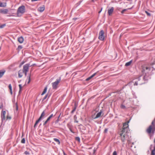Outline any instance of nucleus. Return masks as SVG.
<instances>
[{"mask_svg":"<svg viewBox=\"0 0 155 155\" xmlns=\"http://www.w3.org/2000/svg\"><path fill=\"white\" fill-rule=\"evenodd\" d=\"M76 140L78 141H80V138L79 137H76Z\"/></svg>","mask_w":155,"mask_h":155,"instance_id":"c756f323","label":"nucleus"},{"mask_svg":"<svg viewBox=\"0 0 155 155\" xmlns=\"http://www.w3.org/2000/svg\"><path fill=\"white\" fill-rule=\"evenodd\" d=\"M3 107V105L2 104H1L0 106V109H2Z\"/></svg>","mask_w":155,"mask_h":155,"instance_id":"4c0bfd02","label":"nucleus"},{"mask_svg":"<svg viewBox=\"0 0 155 155\" xmlns=\"http://www.w3.org/2000/svg\"><path fill=\"white\" fill-rule=\"evenodd\" d=\"M124 132H122V133L120 134L121 140L123 142L125 140L126 138L127 137V135H125Z\"/></svg>","mask_w":155,"mask_h":155,"instance_id":"6e6552de","label":"nucleus"},{"mask_svg":"<svg viewBox=\"0 0 155 155\" xmlns=\"http://www.w3.org/2000/svg\"><path fill=\"white\" fill-rule=\"evenodd\" d=\"M8 12V10L7 9H1L0 10V12L4 14H6Z\"/></svg>","mask_w":155,"mask_h":155,"instance_id":"4468645a","label":"nucleus"},{"mask_svg":"<svg viewBox=\"0 0 155 155\" xmlns=\"http://www.w3.org/2000/svg\"><path fill=\"white\" fill-rule=\"evenodd\" d=\"M47 87H46L44 89V90L43 92H42V93L41 94V95H43L45 94L47 91Z\"/></svg>","mask_w":155,"mask_h":155,"instance_id":"aec40b11","label":"nucleus"},{"mask_svg":"<svg viewBox=\"0 0 155 155\" xmlns=\"http://www.w3.org/2000/svg\"><path fill=\"white\" fill-rule=\"evenodd\" d=\"M45 115V111L44 110L43 111V112L42 113L41 116H40V117L41 119H42V118L44 117Z\"/></svg>","mask_w":155,"mask_h":155,"instance_id":"a211bd4d","label":"nucleus"},{"mask_svg":"<svg viewBox=\"0 0 155 155\" xmlns=\"http://www.w3.org/2000/svg\"><path fill=\"white\" fill-rule=\"evenodd\" d=\"M103 115V114L102 113V112L101 111L100 112H98L97 114L96 117H94V116H92V118L93 119H94L99 118V117Z\"/></svg>","mask_w":155,"mask_h":155,"instance_id":"0eeeda50","label":"nucleus"},{"mask_svg":"<svg viewBox=\"0 0 155 155\" xmlns=\"http://www.w3.org/2000/svg\"><path fill=\"white\" fill-rule=\"evenodd\" d=\"M104 131L105 133L107 132V129H105Z\"/></svg>","mask_w":155,"mask_h":155,"instance_id":"58836bf2","label":"nucleus"},{"mask_svg":"<svg viewBox=\"0 0 155 155\" xmlns=\"http://www.w3.org/2000/svg\"><path fill=\"white\" fill-rule=\"evenodd\" d=\"M6 112L5 111H2L1 114V117L2 120H4L5 119V115Z\"/></svg>","mask_w":155,"mask_h":155,"instance_id":"9b49d317","label":"nucleus"},{"mask_svg":"<svg viewBox=\"0 0 155 155\" xmlns=\"http://www.w3.org/2000/svg\"><path fill=\"white\" fill-rule=\"evenodd\" d=\"M24 73L23 71L20 70L18 72V76L20 78H21L23 76V74Z\"/></svg>","mask_w":155,"mask_h":155,"instance_id":"ddd939ff","label":"nucleus"},{"mask_svg":"<svg viewBox=\"0 0 155 155\" xmlns=\"http://www.w3.org/2000/svg\"><path fill=\"white\" fill-rule=\"evenodd\" d=\"M23 63H23V62H22V63H21V64H23Z\"/></svg>","mask_w":155,"mask_h":155,"instance_id":"8fccbe9b","label":"nucleus"},{"mask_svg":"<svg viewBox=\"0 0 155 155\" xmlns=\"http://www.w3.org/2000/svg\"><path fill=\"white\" fill-rule=\"evenodd\" d=\"M101 12V11H99V12L98 13H100Z\"/></svg>","mask_w":155,"mask_h":155,"instance_id":"49530a36","label":"nucleus"},{"mask_svg":"<svg viewBox=\"0 0 155 155\" xmlns=\"http://www.w3.org/2000/svg\"><path fill=\"white\" fill-rule=\"evenodd\" d=\"M102 8H101V11H102Z\"/></svg>","mask_w":155,"mask_h":155,"instance_id":"603ef678","label":"nucleus"},{"mask_svg":"<svg viewBox=\"0 0 155 155\" xmlns=\"http://www.w3.org/2000/svg\"><path fill=\"white\" fill-rule=\"evenodd\" d=\"M47 97V95H46L44 97V99H45Z\"/></svg>","mask_w":155,"mask_h":155,"instance_id":"a19ab883","label":"nucleus"},{"mask_svg":"<svg viewBox=\"0 0 155 155\" xmlns=\"http://www.w3.org/2000/svg\"><path fill=\"white\" fill-rule=\"evenodd\" d=\"M10 92L11 94L12 95V90H11V91H10Z\"/></svg>","mask_w":155,"mask_h":155,"instance_id":"c03bdc74","label":"nucleus"},{"mask_svg":"<svg viewBox=\"0 0 155 155\" xmlns=\"http://www.w3.org/2000/svg\"><path fill=\"white\" fill-rule=\"evenodd\" d=\"M114 10V8L113 7L108 9V13L109 15H111L113 13Z\"/></svg>","mask_w":155,"mask_h":155,"instance_id":"1a4fd4ad","label":"nucleus"},{"mask_svg":"<svg viewBox=\"0 0 155 155\" xmlns=\"http://www.w3.org/2000/svg\"><path fill=\"white\" fill-rule=\"evenodd\" d=\"M8 87H9V88L10 91H11V90H12V85L11 84H10L9 85Z\"/></svg>","mask_w":155,"mask_h":155,"instance_id":"a878e982","label":"nucleus"},{"mask_svg":"<svg viewBox=\"0 0 155 155\" xmlns=\"http://www.w3.org/2000/svg\"><path fill=\"white\" fill-rule=\"evenodd\" d=\"M102 8H101V11H102Z\"/></svg>","mask_w":155,"mask_h":155,"instance_id":"864d4df0","label":"nucleus"},{"mask_svg":"<svg viewBox=\"0 0 155 155\" xmlns=\"http://www.w3.org/2000/svg\"><path fill=\"white\" fill-rule=\"evenodd\" d=\"M53 116V114H51L49 117H48L47 118V120L45 121V122L44 123V124H43V125H45L48 122V121H49L50 119H51V118L52 117V116Z\"/></svg>","mask_w":155,"mask_h":155,"instance_id":"f8f14e48","label":"nucleus"},{"mask_svg":"<svg viewBox=\"0 0 155 155\" xmlns=\"http://www.w3.org/2000/svg\"><path fill=\"white\" fill-rule=\"evenodd\" d=\"M70 129V131H71V132H72V133H74L73 132V131H72V130L70 128V129Z\"/></svg>","mask_w":155,"mask_h":155,"instance_id":"37998d69","label":"nucleus"},{"mask_svg":"<svg viewBox=\"0 0 155 155\" xmlns=\"http://www.w3.org/2000/svg\"><path fill=\"white\" fill-rule=\"evenodd\" d=\"M146 14H147V15L149 16H150L151 14L150 13L147 12L146 11Z\"/></svg>","mask_w":155,"mask_h":155,"instance_id":"7c9ffc66","label":"nucleus"},{"mask_svg":"<svg viewBox=\"0 0 155 155\" xmlns=\"http://www.w3.org/2000/svg\"><path fill=\"white\" fill-rule=\"evenodd\" d=\"M25 12V7L24 6L18 8L17 10V15L18 16H21Z\"/></svg>","mask_w":155,"mask_h":155,"instance_id":"f03ea898","label":"nucleus"},{"mask_svg":"<svg viewBox=\"0 0 155 155\" xmlns=\"http://www.w3.org/2000/svg\"><path fill=\"white\" fill-rule=\"evenodd\" d=\"M5 72V71L4 70H1L0 71V78H1L4 74Z\"/></svg>","mask_w":155,"mask_h":155,"instance_id":"2eb2a0df","label":"nucleus"},{"mask_svg":"<svg viewBox=\"0 0 155 155\" xmlns=\"http://www.w3.org/2000/svg\"><path fill=\"white\" fill-rule=\"evenodd\" d=\"M17 109H18V107H17Z\"/></svg>","mask_w":155,"mask_h":155,"instance_id":"5fc2aeb1","label":"nucleus"},{"mask_svg":"<svg viewBox=\"0 0 155 155\" xmlns=\"http://www.w3.org/2000/svg\"><path fill=\"white\" fill-rule=\"evenodd\" d=\"M5 26V25H2L0 26V28H3Z\"/></svg>","mask_w":155,"mask_h":155,"instance_id":"c9c22d12","label":"nucleus"},{"mask_svg":"<svg viewBox=\"0 0 155 155\" xmlns=\"http://www.w3.org/2000/svg\"><path fill=\"white\" fill-rule=\"evenodd\" d=\"M132 62V61H129V62H127L125 64V66H129L130 65V64H131Z\"/></svg>","mask_w":155,"mask_h":155,"instance_id":"6ab92c4d","label":"nucleus"},{"mask_svg":"<svg viewBox=\"0 0 155 155\" xmlns=\"http://www.w3.org/2000/svg\"><path fill=\"white\" fill-rule=\"evenodd\" d=\"M41 120V119L40 118H39L37 120L35 124V125H34V127H35V126L37 125V124L39 123V121Z\"/></svg>","mask_w":155,"mask_h":155,"instance_id":"4be33fe9","label":"nucleus"},{"mask_svg":"<svg viewBox=\"0 0 155 155\" xmlns=\"http://www.w3.org/2000/svg\"><path fill=\"white\" fill-rule=\"evenodd\" d=\"M64 155H65V153L64 152Z\"/></svg>","mask_w":155,"mask_h":155,"instance_id":"3c124183","label":"nucleus"},{"mask_svg":"<svg viewBox=\"0 0 155 155\" xmlns=\"http://www.w3.org/2000/svg\"><path fill=\"white\" fill-rule=\"evenodd\" d=\"M121 107L122 108H125V106L123 105H122L121 106Z\"/></svg>","mask_w":155,"mask_h":155,"instance_id":"e433bc0d","label":"nucleus"},{"mask_svg":"<svg viewBox=\"0 0 155 155\" xmlns=\"http://www.w3.org/2000/svg\"><path fill=\"white\" fill-rule=\"evenodd\" d=\"M154 121H153L151 124L147 129V132L150 135H153L155 131V125L154 124Z\"/></svg>","mask_w":155,"mask_h":155,"instance_id":"f257e3e1","label":"nucleus"},{"mask_svg":"<svg viewBox=\"0 0 155 155\" xmlns=\"http://www.w3.org/2000/svg\"><path fill=\"white\" fill-rule=\"evenodd\" d=\"M97 74V73H95L94 74H93V75H91L90 77L87 78V79H86V81H89L90 79H91V78H93L94 76Z\"/></svg>","mask_w":155,"mask_h":155,"instance_id":"f3484780","label":"nucleus"},{"mask_svg":"<svg viewBox=\"0 0 155 155\" xmlns=\"http://www.w3.org/2000/svg\"><path fill=\"white\" fill-rule=\"evenodd\" d=\"M130 121L129 120L127 122L125 123L124 124L122 132H127V130L128 129V123Z\"/></svg>","mask_w":155,"mask_h":155,"instance_id":"20e7f679","label":"nucleus"},{"mask_svg":"<svg viewBox=\"0 0 155 155\" xmlns=\"http://www.w3.org/2000/svg\"><path fill=\"white\" fill-rule=\"evenodd\" d=\"M131 8H129L128 9H124V10H123L122 11H121V13H123L124 12L127 11L128 9H130Z\"/></svg>","mask_w":155,"mask_h":155,"instance_id":"bb28decb","label":"nucleus"},{"mask_svg":"<svg viewBox=\"0 0 155 155\" xmlns=\"http://www.w3.org/2000/svg\"><path fill=\"white\" fill-rule=\"evenodd\" d=\"M113 155H117V152L116 151H114L113 154Z\"/></svg>","mask_w":155,"mask_h":155,"instance_id":"72a5a7b5","label":"nucleus"},{"mask_svg":"<svg viewBox=\"0 0 155 155\" xmlns=\"http://www.w3.org/2000/svg\"><path fill=\"white\" fill-rule=\"evenodd\" d=\"M22 46L21 45H19L18 47V50H20L22 48Z\"/></svg>","mask_w":155,"mask_h":155,"instance_id":"c85d7f7f","label":"nucleus"},{"mask_svg":"<svg viewBox=\"0 0 155 155\" xmlns=\"http://www.w3.org/2000/svg\"><path fill=\"white\" fill-rule=\"evenodd\" d=\"M25 140L24 138H23L21 140V143H25Z\"/></svg>","mask_w":155,"mask_h":155,"instance_id":"cd10ccee","label":"nucleus"},{"mask_svg":"<svg viewBox=\"0 0 155 155\" xmlns=\"http://www.w3.org/2000/svg\"><path fill=\"white\" fill-rule=\"evenodd\" d=\"M41 120V119L40 118H39L37 120L35 124V125H34V127H35V126L37 125V124L39 123V121Z\"/></svg>","mask_w":155,"mask_h":155,"instance_id":"412c9836","label":"nucleus"},{"mask_svg":"<svg viewBox=\"0 0 155 155\" xmlns=\"http://www.w3.org/2000/svg\"><path fill=\"white\" fill-rule=\"evenodd\" d=\"M75 122H76V123H78V121H75Z\"/></svg>","mask_w":155,"mask_h":155,"instance_id":"de8ad7c7","label":"nucleus"},{"mask_svg":"<svg viewBox=\"0 0 155 155\" xmlns=\"http://www.w3.org/2000/svg\"><path fill=\"white\" fill-rule=\"evenodd\" d=\"M45 9V6L44 5H42L38 8V11L40 12H42Z\"/></svg>","mask_w":155,"mask_h":155,"instance_id":"9d476101","label":"nucleus"},{"mask_svg":"<svg viewBox=\"0 0 155 155\" xmlns=\"http://www.w3.org/2000/svg\"><path fill=\"white\" fill-rule=\"evenodd\" d=\"M28 83L29 84L30 81V74L29 75H28Z\"/></svg>","mask_w":155,"mask_h":155,"instance_id":"393cba45","label":"nucleus"},{"mask_svg":"<svg viewBox=\"0 0 155 155\" xmlns=\"http://www.w3.org/2000/svg\"><path fill=\"white\" fill-rule=\"evenodd\" d=\"M54 140L55 141H56L57 143L58 144H60V142L58 139H56V138H54Z\"/></svg>","mask_w":155,"mask_h":155,"instance_id":"b1692460","label":"nucleus"},{"mask_svg":"<svg viewBox=\"0 0 155 155\" xmlns=\"http://www.w3.org/2000/svg\"><path fill=\"white\" fill-rule=\"evenodd\" d=\"M146 70H147L148 69V68L146 67Z\"/></svg>","mask_w":155,"mask_h":155,"instance_id":"a18cd8bd","label":"nucleus"},{"mask_svg":"<svg viewBox=\"0 0 155 155\" xmlns=\"http://www.w3.org/2000/svg\"><path fill=\"white\" fill-rule=\"evenodd\" d=\"M75 110V108L74 109H73L72 111V112L73 113V112H74V111Z\"/></svg>","mask_w":155,"mask_h":155,"instance_id":"79ce46f5","label":"nucleus"},{"mask_svg":"<svg viewBox=\"0 0 155 155\" xmlns=\"http://www.w3.org/2000/svg\"><path fill=\"white\" fill-rule=\"evenodd\" d=\"M18 41L19 43H22L24 41L23 38L22 37H20L18 38Z\"/></svg>","mask_w":155,"mask_h":155,"instance_id":"dca6fc26","label":"nucleus"},{"mask_svg":"<svg viewBox=\"0 0 155 155\" xmlns=\"http://www.w3.org/2000/svg\"><path fill=\"white\" fill-rule=\"evenodd\" d=\"M137 85V82H135V83L134 84V85Z\"/></svg>","mask_w":155,"mask_h":155,"instance_id":"ea45409f","label":"nucleus"},{"mask_svg":"<svg viewBox=\"0 0 155 155\" xmlns=\"http://www.w3.org/2000/svg\"><path fill=\"white\" fill-rule=\"evenodd\" d=\"M35 64H34L33 65H32L31 66H34L35 65Z\"/></svg>","mask_w":155,"mask_h":155,"instance_id":"09e8293b","label":"nucleus"},{"mask_svg":"<svg viewBox=\"0 0 155 155\" xmlns=\"http://www.w3.org/2000/svg\"><path fill=\"white\" fill-rule=\"evenodd\" d=\"M11 118V117L10 116L8 115L7 117V119L10 120Z\"/></svg>","mask_w":155,"mask_h":155,"instance_id":"2f4dec72","label":"nucleus"},{"mask_svg":"<svg viewBox=\"0 0 155 155\" xmlns=\"http://www.w3.org/2000/svg\"><path fill=\"white\" fill-rule=\"evenodd\" d=\"M29 67L30 64H26L24 65L23 66L22 70L25 76H27V72L28 71Z\"/></svg>","mask_w":155,"mask_h":155,"instance_id":"7ed1b4c3","label":"nucleus"},{"mask_svg":"<svg viewBox=\"0 0 155 155\" xmlns=\"http://www.w3.org/2000/svg\"><path fill=\"white\" fill-rule=\"evenodd\" d=\"M25 153L26 154V155H28V154H29V152H28V151H25Z\"/></svg>","mask_w":155,"mask_h":155,"instance_id":"473e14b6","label":"nucleus"},{"mask_svg":"<svg viewBox=\"0 0 155 155\" xmlns=\"http://www.w3.org/2000/svg\"><path fill=\"white\" fill-rule=\"evenodd\" d=\"M0 6L1 7H4L5 6V5H3V4L2 3H0Z\"/></svg>","mask_w":155,"mask_h":155,"instance_id":"f704fd0d","label":"nucleus"},{"mask_svg":"<svg viewBox=\"0 0 155 155\" xmlns=\"http://www.w3.org/2000/svg\"><path fill=\"white\" fill-rule=\"evenodd\" d=\"M60 80L61 79L60 78L59 79H57L55 82L52 83V87L53 89H55L57 88L58 84L60 82Z\"/></svg>","mask_w":155,"mask_h":155,"instance_id":"39448f33","label":"nucleus"},{"mask_svg":"<svg viewBox=\"0 0 155 155\" xmlns=\"http://www.w3.org/2000/svg\"><path fill=\"white\" fill-rule=\"evenodd\" d=\"M104 32L103 30H101L99 32V39L103 41L104 39Z\"/></svg>","mask_w":155,"mask_h":155,"instance_id":"423d86ee","label":"nucleus"},{"mask_svg":"<svg viewBox=\"0 0 155 155\" xmlns=\"http://www.w3.org/2000/svg\"><path fill=\"white\" fill-rule=\"evenodd\" d=\"M19 93H21V90H22V86L20 84L19 85Z\"/></svg>","mask_w":155,"mask_h":155,"instance_id":"5701e85b","label":"nucleus"}]
</instances>
